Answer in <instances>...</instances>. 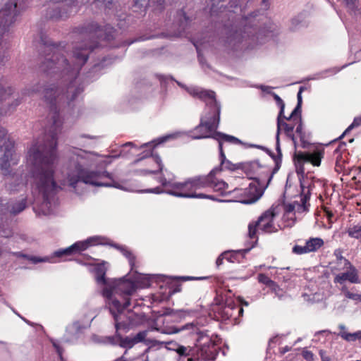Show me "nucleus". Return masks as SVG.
<instances>
[{"instance_id": "33", "label": "nucleus", "mask_w": 361, "mask_h": 361, "mask_svg": "<svg viewBox=\"0 0 361 361\" xmlns=\"http://www.w3.org/2000/svg\"><path fill=\"white\" fill-rule=\"evenodd\" d=\"M120 335L116 334L114 336H105L99 341L104 344L116 345L119 344Z\"/></svg>"}, {"instance_id": "3", "label": "nucleus", "mask_w": 361, "mask_h": 361, "mask_svg": "<svg viewBox=\"0 0 361 361\" xmlns=\"http://www.w3.org/2000/svg\"><path fill=\"white\" fill-rule=\"evenodd\" d=\"M106 263L98 264L94 267L97 283L103 286V296L107 300L109 310L115 321L116 332L128 327V323L122 320L123 311L130 304V296L135 291L137 284L125 278L107 279L105 278Z\"/></svg>"}, {"instance_id": "45", "label": "nucleus", "mask_w": 361, "mask_h": 361, "mask_svg": "<svg viewBox=\"0 0 361 361\" xmlns=\"http://www.w3.org/2000/svg\"><path fill=\"white\" fill-rule=\"evenodd\" d=\"M121 252L123 254V255H125L128 259L129 264H130V267L133 268V267L134 265V262H133V257H132L130 252L123 247L121 248Z\"/></svg>"}, {"instance_id": "56", "label": "nucleus", "mask_w": 361, "mask_h": 361, "mask_svg": "<svg viewBox=\"0 0 361 361\" xmlns=\"http://www.w3.org/2000/svg\"><path fill=\"white\" fill-rule=\"evenodd\" d=\"M40 85L37 84L36 86L33 87L32 89L30 91L28 90V94H31L32 92H37L39 91Z\"/></svg>"}, {"instance_id": "31", "label": "nucleus", "mask_w": 361, "mask_h": 361, "mask_svg": "<svg viewBox=\"0 0 361 361\" xmlns=\"http://www.w3.org/2000/svg\"><path fill=\"white\" fill-rule=\"evenodd\" d=\"M341 290L345 298L355 301H361V295L351 293L350 291L348 290V288L345 286H342L341 288Z\"/></svg>"}, {"instance_id": "13", "label": "nucleus", "mask_w": 361, "mask_h": 361, "mask_svg": "<svg viewBox=\"0 0 361 361\" xmlns=\"http://www.w3.org/2000/svg\"><path fill=\"white\" fill-rule=\"evenodd\" d=\"M324 149L322 147H315L307 152H295L294 161L298 170L303 171L302 165L305 163H310L313 166H319L324 157Z\"/></svg>"}, {"instance_id": "58", "label": "nucleus", "mask_w": 361, "mask_h": 361, "mask_svg": "<svg viewBox=\"0 0 361 361\" xmlns=\"http://www.w3.org/2000/svg\"><path fill=\"white\" fill-rule=\"evenodd\" d=\"M149 4H157L159 6H161L164 3V0H149Z\"/></svg>"}, {"instance_id": "18", "label": "nucleus", "mask_w": 361, "mask_h": 361, "mask_svg": "<svg viewBox=\"0 0 361 361\" xmlns=\"http://www.w3.org/2000/svg\"><path fill=\"white\" fill-rule=\"evenodd\" d=\"M54 3L58 2L59 0H51ZM76 0H65V3L62 6H55L52 7L48 16L52 19H64L68 18L73 11L74 4Z\"/></svg>"}, {"instance_id": "26", "label": "nucleus", "mask_w": 361, "mask_h": 361, "mask_svg": "<svg viewBox=\"0 0 361 361\" xmlns=\"http://www.w3.org/2000/svg\"><path fill=\"white\" fill-rule=\"evenodd\" d=\"M180 132H177V133H171V134H168L166 135H164V136H162V137H160L150 142H148V143H145L142 145V147H145V146H149V147H155L158 145H160V144H162V143H164L169 140H173V139H176L177 137H178L180 135Z\"/></svg>"}, {"instance_id": "5", "label": "nucleus", "mask_w": 361, "mask_h": 361, "mask_svg": "<svg viewBox=\"0 0 361 361\" xmlns=\"http://www.w3.org/2000/svg\"><path fill=\"white\" fill-rule=\"evenodd\" d=\"M4 154L0 157V170L4 176L6 190L11 194L24 192L26 183L22 176L12 173V166L20 161V155L14 150L13 143L8 140L2 147Z\"/></svg>"}, {"instance_id": "43", "label": "nucleus", "mask_w": 361, "mask_h": 361, "mask_svg": "<svg viewBox=\"0 0 361 361\" xmlns=\"http://www.w3.org/2000/svg\"><path fill=\"white\" fill-rule=\"evenodd\" d=\"M274 98L276 101V105L279 107V113H283L285 104L283 103V101L280 98V97L275 93H273Z\"/></svg>"}, {"instance_id": "54", "label": "nucleus", "mask_w": 361, "mask_h": 361, "mask_svg": "<svg viewBox=\"0 0 361 361\" xmlns=\"http://www.w3.org/2000/svg\"><path fill=\"white\" fill-rule=\"evenodd\" d=\"M7 131L6 130L0 126V142L2 141L6 136Z\"/></svg>"}, {"instance_id": "19", "label": "nucleus", "mask_w": 361, "mask_h": 361, "mask_svg": "<svg viewBox=\"0 0 361 361\" xmlns=\"http://www.w3.org/2000/svg\"><path fill=\"white\" fill-rule=\"evenodd\" d=\"M4 200L0 199V219L3 220L4 216L8 214H17L21 212L26 207V198L22 197L19 201L16 203L8 205V203H4Z\"/></svg>"}, {"instance_id": "2", "label": "nucleus", "mask_w": 361, "mask_h": 361, "mask_svg": "<svg viewBox=\"0 0 361 361\" xmlns=\"http://www.w3.org/2000/svg\"><path fill=\"white\" fill-rule=\"evenodd\" d=\"M92 47L76 46L71 54L65 56L61 50L54 48L51 56H47L42 63V69L51 73L59 74L65 87L54 85L44 92L45 102L56 111H63L80 94L82 89L77 82V76L81 67L86 63Z\"/></svg>"}, {"instance_id": "9", "label": "nucleus", "mask_w": 361, "mask_h": 361, "mask_svg": "<svg viewBox=\"0 0 361 361\" xmlns=\"http://www.w3.org/2000/svg\"><path fill=\"white\" fill-rule=\"evenodd\" d=\"M276 214L273 209L265 211L255 222L248 226V234L250 238H255L257 231L263 233H274L278 231V226L274 223Z\"/></svg>"}, {"instance_id": "60", "label": "nucleus", "mask_w": 361, "mask_h": 361, "mask_svg": "<svg viewBox=\"0 0 361 361\" xmlns=\"http://www.w3.org/2000/svg\"><path fill=\"white\" fill-rule=\"evenodd\" d=\"M10 233V231L9 232H5V231H3V233H1V235L4 236V237H8V235Z\"/></svg>"}, {"instance_id": "27", "label": "nucleus", "mask_w": 361, "mask_h": 361, "mask_svg": "<svg viewBox=\"0 0 361 361\" xmlns=\"http://www.w3.org/2000/svg\"><path fill=\"white\" fill-rule=\"evenodd\" d=\"M324 245V240L320 238H311L306 241L305 245L308 253L316 252Z\"/></svg>"}, {"instance_id": "64", "label": "nucleus", "mask_w": 361, "mask_h": 361, "mask_svg": "<svg viewBox=\"0 0 361 361\" xmlns=\"http://www.w3.org/2000/svg\"><path fill=\"white\" fill-rule=\"evenodd\" d=\"M149 286V282H148V281H147L146 283H145L142 286V287H146V286Z\"/></svg>"}, {"instance_id": "57", "label": "nucleus", "mask_w": 361, "mask_h": 361, "mask_svg": "<svg viewBox=\"0 0 361 361\" xmlns=\"http://www.w3.org/2000/svg\"><path fill=\"white\" fill-rule=\"evenodd\" d=\"M329 332L326 330H322V331H319L318 332H317L315 334H314V337H319L320 335H324V334H329Z\"/></svg>"}, {"instance_id": "53", "label": "nucleus", "mask_w": 361, "mask_h": 361, "mask_svg": "<svg viewBox=\"0 0 361 361\" xmlns=\"http://www.w3.org/2000/svg\"><path fill=\"white\" fill-rule=\"evenodd\" d=\"M276 149L279 155H281V148H280V144H279V132L277 131L276 133Z\"/></svg>"}, {"instance_id": "25", "label": "nucleus", "mask_w": 361, "mask_h": 361, "mask_svg": "<svg viewBox=\"0 0 361 361\" xmlns=\"http://www.w3.org/2000/svg\"><path fill=\"white\" fill-rule=\"evenodd\" d=\"M213 138L219 142V148L220 149V145H223V142H227L235 145H240L242 142L237 137L226 135L221 133H215Z\"/></svg>"}, {"instance_id": "46", "label": "nucleus", "mask_w": 361, "mask_h": 361, "mask_svg": "<svg viewBox=\"0 0 361 361\" xmlns=\"http://www.w3.org/2000/svg\"><path fill=\"white\" fill-rule=\"evenodd\" d=\"M228 252H224L221 254L216 261V265H221L223 263L224 259H227L228 260L231 261V259L228 257Z\"/></svg>"}, {"instance_id": "52", "label": "nucleus", "mask_w": 361, "mask_h": 361, "mask_svg": "<svg viewBox=\"0 0 361 361\" xmlns=\"http://www.w3.org/2000/svg\"><path fill=\"white\" fill-rule=\"evenodd\" d=\"M145 192H152V193H161L163 192V190L159 187H157L152 189L146 190L144 191Z\"/></svg>"}, {"instance_id": "61", "label": "nucleus", "mask_w": 361, "mask_h": 361, "mask_svg": "<svg viewBox=\"0 0 361 361\" xmlns=\"http://www.w3.org/2000/svg\"><path fill=\"white\" fill-rule=\"evenodd\" d=\"M326 214L328 216L329 219H330L331 218V216H333L332 213L329 211L326 212Z\"/></svg>"}, {"instance_id": "11", "label": "nucleus", "mask_w": 361, "mask_h": 361, "mask_svg": "<svg viewBox=\"0 0 361 361\" xmlns=\"http://www.w3.org/2000/svg\"><path fill=\"white\" fill-rule=\"evenodd\" d=\"M195 326L200 328L197 325V322H192ZM199 333H195L189 334L190 331H184L185 332V336H192V335H197L199 338L203 340V343L197 345V355L198 358H200L203 360H213L216 358L218 355L219 348L216 346V343L212 341L208 336H203L202 335V331L200 329H199ZM183 332V331H182Z\"/></svg>"}, {"instance_id": "28", "label": "nucleus", "mask_w": 361, "mask_h": 361, "mask_svg": "<svg viewBox=\"0 0 361 361\" xmlns=\"http://www.w3.org/2000/svg\"><path fill=\"white\" fill-rule=\"evenodd\" d=\"M339 328L342 330L339 333V336L347 341H355L361 340V331H357L354 333H348L345 331V327L343 325H340Z\"/></svg>"}, {"instance_id": "30", "label": "nucleus", "mask_w": 361, "mask_h": 361, "mask_svg": "<svg viewBox=\"0 0 361 361\" xmlns=\"http://www.w3.org/2000/svg\"><path fill=\"white\" fill-rule=\"evenodd\" d=\"M136 343L134 341V337L127 336L125 338H122L120 336L119 344L118 345L126 348V350L132 348Z\"/></svg>"}, {"instance_id": "55", "label": "nucleus", "mask_w": 361, "mask_h": 361, "mask_svg": "<svg viewBox=\"0 0 361 361\" xmlns=\"http://www.w3.org/2000/svg\"><path fill=\"white\" fill-rule=\"evenodd\" d=\"M258 87L260 88L262 90V91L264 92L269 93V94L271 92V87L269 86L260 85Z\"/></svg>"}, {"instance_id": "6", "label": "nucleus", "mask_w": 361, "mask_h": 361, "mask_svg": "<svg viewBox=\"0 0 361 361\" xmlns=\"http://www.w3.org/2000/svg\"><path fill=\"white\" fill-rule=\"evenodd\" d=\"M248 182L247 187L245 188H235L232 190L233 197L235 200H225L224 201H235L243 204H252L260 199L264 194L265 188L261 186L255 180H245Z\"/></svg>"}, {"instance_id": "16", "label": "nucleus", "mask_w": 361, "mask_h": 361, "mask_svg": "<svg viewBox=\"0 0 361 361\" xmlns=\"http://www.w3.org/2000/svg\"><path fill=\"white\" fill-rule=\"evenodd\" d=\"M188 92L193 97L198 98L212 106L213 113H220L221 109L215 98V93L210 90H204L200 87H189Z\"/></svg>"}, {"instance_id": "34", "label": "nucleus", "mask_w": 361, "mask_h": 361, "mask_svg": "<svg viewBox=\"0 0 361 361\" xmlns=\"http://www.w3.org/2000/svg\"><path fill=\"white\" fill-rule=\"evenodd\" d=\"M250 34L247 31H244V34L243 35L242 31H236L230 39L231 42L235 41L237 42H240L244 39L247 37H250Z\"/></svg>"}, {"instance_id": "38", "label": "nucleus", "mask_w": 361, "mask_h": 361, "mask_svg": "<svg viewBox=\"0 0 361 361\" xmlns=\"http://www.w3.org/2000/svg\"><path fill=\"white\" fill-rule=\"evenodd\" d=\"M361 125V116H357L354 118L353 122L348 127V128L345 130L343 135L339 137L341 138L344 134L350 131L351 129L354 128H357Z\"/></svg>"}, {"instance_id": "35", "label": "nucleus", "mask_w": 361, "mask_h": 361, "mask_svg": "<svg viewBox=\"0 0 361 361\" xmlns=\"http://www.w3.org/2000/svg\"><path fill=\"white\" fill-rule=\"evenodd\" d=\"M54 257H56L54 256V253L53 256H51V257H30L29 258V259L33 264H37L39 262H49L51 263H56V261L54 259Z\"/></svg>"}, {"instance_id": "10", "label": "nucleus", "mask_w": 361, "mask_h": 361, "mask_svg": "<svg viewBox=\"0 0 361 361\" xmlns=\"http://www.w3.org/2000/svg\"><path fill=\"white\" fill-rule=\"evenodd\" d=\"M25 0H8L0 11V32H5L24 9Z\"/></svg>"}, {"instance_id": "4", "label": "nucleus", "mask_w": 361, "mask_h": 361, "mask_svg": "<svg viewBox=\"0 0 361 361\" xmlns=\"http://www.w3.org/2000/svg\"><path fill=\"white\" fill-rule=\"evenodd\" d=\"M209 178L204 176L189 178L183 182H176L161 177L159 182L166 188V192L176 197L199 198L214 200L212 195H205L197 191L207 188L209 185Z\"/></svg>"}, {"instance_id": "42", "label": "nucleus", "mask_w": 361, "mask_h": 361, "mask_svg": "<svg viewBox=\"0 0 361 361\" xmlns=\"http://www.w3.org/2000/svg\"><path fill=\"white\" fill-rule=\"evenodd\" d=\"M347 7L352 11L357 10L358 0H344Z\"/></svg>"}, {"instance_id": "7", "label": "nucleus", "mask_w": 361, "mask_h": 361, "mask_svg": "<svg viewBox=\"0 0 361 361\" xmlns=\"http://www.w3.org/2000/svg\"><path fill=\"white\" fill-rule=\"evenodd\" d=\"M219 123V114H206L200 119V124L188 135L194 140L212 137Z\"/></svg>"}, {"instance_id": "29", "label": "nucleus", "mask_w": 361, "mask_h": 361, "mask_svg": "<svg viewBox=\"0 0 361 361\" xmlns=\"http://www.w3.org/2000/svg\"><path fill=\"white\" fill-rule=\"evenodd\" d=\"M12 92L13 89L9 84L4 78H0V101L6 99Z\"/></svg>"}, {"instance_id": "15", "label": "nucleus", "mask_w": 361, "mask_h": 361, "mask_svg": "<svg viewBox=\"0 0 361 361\" xmlns=\"http://www.w3.org/2000/svg\"><path fill=\"white\" fill-rule=\"evenodd\" d=\"M295 128V132L299 135L302 133L301 114H279L277 118V131L284 130L286 133H290Z\"/></svg>"}, {"instance_id": "17", "label": "nucleus", "mask_w": 361, "mask_h": 361, "mask_svg": "<svg viewBox=\"0 0 361 361\" xmlns=\"http://www.w3.org/2000/svg\"><path fill=\"white\" fill-rule=\"evenodd\" d=\"M151 154L152 152L149 151L135 161V163L144 162L145 165H146L147 167L140 171L142 175L156 173L163 171L161 158L158 155H151Z\"/></svg>"}, {"instance_id": "36", "label": "nucleus", "mask_w": 361, "mask_h": 361, "mask_svg": "<svg viewBox=\"0 0 361 361\" xmlns=\"http://www.w3.org/2000/svg\"><path fill=\"white\" fill-rule=\"evenodd\" d=\"M305 87H300L299 91L298 92L297 98H298V104L295 107V109L292 111L291 113H300L301 111V104H302V92L304 91Z\"/></svg>"}, {"instance_id": "12", "label": "nucleus", "mask_w": 361, "mask_h": 361, "mask_svg": "<svg viewBox=\"0 0 361 361\" xmlns=\"http://www.w3.org/2000/svg\"><path fill=\"white\" fill-rule=\"evenodd\" d=\"M153 329L160 331L161 333L165 334H178L182 332L183 331L187 330L190 331L189 334L200 332L199 328L197 326H195L193 323H188L181 326L180 327L171 326L162 329L151 328L147 330L142 331L138 332L136 335L133 336L134 341L136 342V343L140 342L151 343L152 341L147 338V335L148 333Z\"/></svg>"}, {"instance_id": "21", "label": "nucleus", "mask_w": 361, "mask_h": 361, "mask_svg": "<svg viewBox=\"0 0 361 361\" xmlns=\"http://www.w3.org/2000/svg\"><path fill=\"white\" fill-rule=\"evenodd\" d=\"M84 325H81L79 322H75L66 327V333L63 336V341L68 343H75L79 339L82 334Z\"/></svg>"}, {"instance_id": "1", "label": "nucleus", "mask_w": 361, "mask_h": 361, "mask_svg": "<svg viewBox=\"0 0 361 361\" xmlns=\"http://www.w3.org/2000/svg\"><path fill=\"white\" fill-rule=\"evenodd\" d=\"M59 114L53 116L54 124L49 135L32 142L25 154V166L30 178L32 194L35 197L33 209L39 216H48L56 210L59 204L56 193L61 186H69L76 190L82 183L92 186L114 187L126 191L134 190L116 182L105 169L120 155H102L92 152L76 149L75 161L71 163L67 177L57 180L56 130L61 126Z\"/></svg>"}, {"instance_id": "47", "label": "nucleus", "mask_w": 361, "mask_h": 361, "mask_svg": "<svg viewBox=\"0 0 361 361\" xmlns=\"http://www.w3.org/2000/svg\"><path fill=\"white\" fill-rule=\"evenodd\" d=\"M302 356L307 361H313L314 360V354L307 350L302 351Z\"/></svg>"}, {"instance_id": "23", "label": "nucleus", "mask_w": 361, "mask_h": 361, "mask_svg": "<svg viewBox=\"0 0 361 361\" xmlns=\"http://www.w3.org/2000/svg\"><path fill=\"white\" fill-rule=\"evenodd\" d=\"M235 312L238 315H242L243 309L241 307H235L231 303L226 304L220 311L219 314L223 319H228L233 317H235Z\"/></svg>"}, {"instance_id": "22", "label": "nucleus", "mask_w": 361, "mask_h": 361, "mask_svg": "<svg viewBox=\"0 0 361 361\" xmlns=\"http://www.w3.org/2000/svg\"><path fill=\"white\" fill-rule=\"evenodd\" d=\"M306 197L302 199V204H299L298 202L286 204L284 205V214L283 218H288L289 216H291L293 219L295 214V212H302L307 210V207L305 204Z\"/></svg>"}, {"instance_id": "44", "label": "nucleus", "mask_w": 361, "mask_h": 361, "mask_svg": "<svg viewBox=\"0 0 361 361\" xmlns=\"http://www.w3.org/2000/svg\"><path fill=\"white\" fill-rule=\"evenodd\" d=\"M99 29V26L97 23H92L85 28L84 32L87 33L97 32Z\"/></svg>"}, {"instance_id": "14", "label": "nucleus", "mask_w": 361, "mask_h": 361, "mask_svg": "<svg viewBox=\"0 0 361 361\" xmlns=\"http://www.w3.org/2000/svg\"><path fill=\"white\" fill-rule=\"evenodd\" d=\"M105 243L106 241L104 238L99 236H92L85 240L78 241L68 247L54 252V256L61 257L65 255L80 253L91 246Z\"/></svg>"}, {"instance_id": "37", "label": "nucleus", "mask_w": 361, "mask_h": 361, "mask_svg": "<svg viewBox=\"0 0 361 361\" xmlns=\"http://www.w3.org/2000/svg\"><path fill=\"white\" fill-rule=\"evenodd\" d=\"M258 281H259V283L265 284L267 286H269V288L271 286H274V283H275L274 281L271 280L267 275H265L264 274H259V276H258Z\"/></svg>"}, {"instance_id": "50", "label": "nucleus", "mask_w": 361, "mask_h": 361, "mask_svg": "<svg viewBox=\"0 0 361 361\" xmlns=\"http://www.w3.org/2000/svg\"><path fill=\"white\" fill-rule=\"evenodd\" d=\"M295 215L293 218H291V216H289L288 218H283V220L286 222V226H292L295 224Z\"/></svg>"}, {"instance_id": "20", "label": "nucleus", "mask_w": 361, "mask_h": 361, "mask_svg": "<svg viewBox=\"0 0 361 361\" xmlns=\"http://www.w3.org/2000/svg\"><path fill=\"white\" fill-rule=\"evenodd\" d=\"M218 173V169H214L209 175L207 176L209 178V185L207 188H212L214 191L220 192L222 195H232V190H228V184L221 180L214 178V176Z\"/></svg>"}, {"instance_id": "48", "label": "nucleus", "mask_w": 361, "mask_h": 361, "mask_svg": "<svg viewBox=\"0 0 361 361\" xmlns=\"http://www.w3.org/2000/svg\"><path fill=\"white\" fill-rule=\"evenodd\" d=\"M51 343H52V345H53L54 348L56 349V350L57 353H58L60 356H61V355H62V352H63V351H62V349H61V346H60L59 343L57 341L54 340V339H51Z\"/></svg>"}, {"instance_id": "49", "label": "nucleus", "mask_w": 361, "mask_h": 361, "mask_svg": "<svg viewBox=\"0 0 361 361\" xmlns=\"http://www.w3.org/2000/svg\"><path fill=\"white\" fill-rule=\"evenodd\" d=\"M128 353V350H126L123 355L121 356V357L116 359L115 361H133L135 359V357H126Z\"/></svg>"}, {"instance_id": "24", "label": "nucleus", "mask_w": 361, "mask_h": 361, "mask_svg": "<svg viewBox=\"0 0 361 361\" xmlns=\"http://www.w3.org/2000/svg\"><path fill=\"white\" fill-rule=\"evenodd\" d=\"M220 160L221 164L219 167H216L218 169V173L221 171L228 170V171H234L237 167L236 165L231 163L230 161L227 160L222 149V144L220 145Z\"/></svg>"}, {"instance_id": "8", "label": "nucleus", "mask_w": 361, "mask_h": 361, "mask_svg": "<svg viewBox=\"0 0 361 361\" xmlns=\"http://www.w3.org/2000/svg\"><path fill=\"white\" fill-rule=\"evenodd\" d=\"M334 271H340L334 274V282L345 286L344 283L348 281L351 283H360L357 269L345 258L341 257L337 259L336 265L333 267Z\"/></svg>"}, {"instance_id": "40", "label": "nucleus", "mask_w": 361, "mask_h": 361, "mask_svg": "<svg viewBox=\"0 0 361 361\" xmlns=\"http://www.w3.org/2000/svg\"><path fill=\"white\" fill-rule=\"evenodd\" d=\"M176 351L181 356H188L190 355L191 349L183 345H178L176 349Z\"/></svg>"}, {"instance_id": "62", "label": "nucleus", "mask_w": 361, "mask_h": 361, "mask_svg": "<svg viewBox=\"0 0 361 361\" xmlns=\"http://www.w3.org/2000/svg\"><path fill=\"white\" fill-rule=\"evenodd\" d=\"M123 146H125V147H127V146H134V144L133 142H127Z\"/></svg>"}, {"instance_id": "59", "label": "nucleus", "mask_w": 361, "mask_h": 361, "mask_svg": "<svg viewBox=\"0 0 361 361\" xmlns=\"http://www.w3.org/2000/svg\"><path fill=\"white\" fill-rule=\"evenodd\" d=\"M291 23L293 25V27L294 28H296L299 23V21H298V18H293V19H292Z\"/></svg>"}, {"instance_id": "63", "label": "nucleus", "mask_w": 361, "mask_h": 361, "mask_svg": "<svg viewBox=\"0 0 361 361\" xmlns=\"http://www.w3.org/2000/svg\"><path fill=\"white\" fill-rule=\"evenodd\" d=\"M303 296H304V298H305V300H307L311 301V300H310V299H311V298H310V296H309V295H306V294H304V295H303Z\"/></svg>"}, {"instance_id": "39", "label": "nucleus", "mask_w": 361, "mask_h": 361, "mask_svg": "<svg viewBox=\"0 0 361 361\" xmlns=\"http://www.w3.org/2000/svg\"><path fill=\"white\" fill-rule=\"evenodd\" d=\"M293 252L296 255H304L307 254V250L306 249V245H296L293 247Z\"/></svg>"}, {"instance_id": "32", "label": "nucleus", "mask_w": 361, "mask_h": 361, "mask_svg": "<svg viewBox=\"0 0 361 361\" xmlns=\"http://www.w3.org/2000/svg\"><path fill=\"white\" fill-rule=\"evenodd\" d=\"M347 233L351 238H357L361 242V224H357L353 226V227H350L348 229Z\"/></svg>"}, {"instance_id": "41", "label": "nucleus", "mask_w": 361, "mask_h": 361, "mask_svg": "<svg viewBox=\"0 0 361 361\" xmlns=\"http://www.w3.org/2000/svg\"><path fill=\"white\" fill-rule=\"evenodd\" d=\"M270 288L279 299H281L284 296V291L283 289L280 288L276 283H274V285L271 286Z\"/></svg>"}, {"instance_id": "51", "label": "nucleus", "mask_w": 361, "mask_h": 361, "mask_svg": "<svg viewBox=\"0 0 361 361\" xmlns=\"http://www.w3.org/2000/svg\"><path fill=\"white\" fill-rule=\"evenodd\" d=\"M323 299V297L318 293H314L312 295V299H310L312 302H317L321 301Z\"/></svg>"}]
</instances>
